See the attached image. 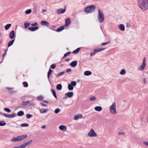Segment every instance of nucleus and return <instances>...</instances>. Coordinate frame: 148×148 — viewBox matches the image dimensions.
Masks as SVG:
<instances>
[{
    "instance_id": "obj_1",
    "label": "nucleus",
    "mask_w": 148,
    "mask_h": 148,
    "mask_svg": "<svg viewBox=\"0 0 148 148\" xmlns=\"http://www.w3.org/2000/svg\"><path fill=\"white\" fill-rule=\"evenodd\" d=\"M137 4L143 10L148 9V0H138Z\"/></svg>"
},
{
    "instance_id": "obj_2",
    "label": "nucleus",
    "mask_w": 148,
    "mask_h": 148,
    "mask_svg": "<svg viewBox=\"0 0 148 148\" xmlns=\"http://www.w3.org/2000/svg\"><path fill=\"white\" fill-rule=\"evenodd\" d=\"M96 6L95 5H90L86 7L84 12L87 13H90L93 12L96 9Z\"/></svg>"
},
{
    "instance_id": "obj_3",
    "label": "nucleus",
    "mask_w": 148,
    "mask_h": 148,
    "mask_svg": "<svg viewBox=\"0 0 148 148\" xmlns=\"http://www.w3.org/2000/svg\"><path fill=\"white\" fill-rule=\"evenodd\" d=\"M27 137V136L26 135H21L12 138L11 141L13 142H18L25 138Z\"/></svg>"
},
{
    "instance_id": "obj_4",
    "label": "nucleus",
    "mask_w": 148,
    "mask_h": 148,
    "mask_svg": "<svg viewBox=\"0 0 148 148\" xmlns=\"http://www.w3.org/2000/svg\"><path fill=\"white\" fill-rule=\"evenodd\" d=\"M32 141V140H29L27 142L23 143L18 146L14 147L13 148H25L26 147L31 143Z\"/></svg>"
},
{
    "instance_id": "obj_5",
    "label": "nucleus",
    "mask_w": 148,
    "mask_h": 148,
    "mask_svg": "<svg viewBox=\"0 0 148 148\" xmlns=\"http://www.w3.org/2000/svg\"><path fill=\"white\" fill-rule=\"evenodd\" d=\"M98 19L100 23H102L104 20V16L103 12L99 10L98 11Z\"/></svg>"
},
{
    "instance_id": "obj_6",
    "label": "nucleus",
    "mask_w": 148,
    "mask_h": 148,
    "mask_svg": "<svg viewBox=\"0 0 148 148\" xmlns=\"http://www.w3.org/2000/svg\"><path fill=\"white\" fill-rule=\"evenodd\" d=\"M110 111L111 113L114 115H115L117 113L116 110V104L115 102H114L112 105L110 107Z\"/></svg>"
},
{
    "instance_id": "obj_7",
    "label": "nucleus",
    "mask_w": 148,
    "mask_h": 148,
    "mask_svg": "<svg viewBox=\"0 0 148 148\" xmlns=\"http://www.w3.org/2000/svg\"><path fill=\"white\" fill-rule=\"evenodd\" d=\"M146 66V59L144 58L142 65L138 68V69L140 71H143L144 69Z\"/></svg>"
},
{
    "instance_id": "obj_8",
    "label": "nucleus",
    "mask_w": 148,
    "mask_h": 148,
    "mask_svg": "<svg viewBox=\"0 0 148 148\" xmlns=\"http://www.w3.org/2000/svg\"><path fill=\"white\" fill-rule=\"evenodd\" d=\"M88 135L90 137H97V135L93 129L90 130V131L88 134Z\"/></svg>"
},
{
    "instance_id": "obj_9",
    "label": "nucleus",
    "mask_w": 148,
    "mask_h": 148,
    "mask_svg": "<svg viewBox=\"0 0 148 148\" xmlns=\"http://www.w3.org/2000/svg\"><path fill=\"white\" fill-rule=\"evenodd\" d=\"M23 105L25 106L27 105L30 106L33 105V103L32 101H23L22 103Z\"/></svg>"
},
{
    "instance_id": "obj_10",
    "label": "nucleus",
    "mask_w": 148,
    "mask_h": 148,
    "mask_svg": "<svg viewBox=\"0 0 148 148\" xmlns=\"http://www.w3.org/2000/svg\"><path fill=\"white\" fill-rule=\"evenodd\" d=\"M3 115L5 117L9 118H13L16 116V115L15 114H8L4 113Z\"/></svg>"
},
{
    "instance_id": "obj_11",
    "label": "nucleus",
    "mask_w": 148,
    "mask_h": 148,
    "mask_svg": "<svg viewBox=\"0 0 148 148\" xmlns=\"http://www.w3.org/2000/svg\"><path fill=\"white\" fill-rule=\"evenodd\" d=\"M66 7L64 9L60 8L57 10V13L58 14H62L64 13L66 11Z\"/></svg>"
},
{
    "instance_id": "obj_12",
    "label": "nucleus",
    "mask_w": 148,
    "mask_h": 148,
    "mask_svg": "<svg viewBox=\"0 0 148 148\" xmlns=\"http://www.w3.org/2000/svg\"><path fill=\"white\" fill-rule=\"evenodd\" d=\"M71 23V21L70 18H67L65 19V26L66 27H68Z\"/></svg>"
},
{
    "instance_id": "obj_13",
    "label": "nucleus",
    "mask_w": 148,
    "mask_h": 148,
    "mask_svg": "<svg viewBox=\"0 0 148 148\" xmlns=\"http://www.w3.org/2000/svg\"><path fill=\"white\" fill-rule=\"evenodd\" d=\"M15 34L14 31H12L10 33L9 37L11 39H13L15 36Z\"/></svg>"
},
{
    "instance_id": "obj_14",
    "label": "nucleus",
    "mask_w": 148,
    "mask_h": 148,
    "mask_svg": "<svg viewBox=\"0 0 148 148\" xmlns=\"http://www.w3.org/2000/svg\"><path fill=\"white\" fill-rule=\"evenodd\" d=\"M59 129L62 131H65L66 130L67 128L66 127L63 125H62L59 126Z\"/></svg>"
},
{
    "instance_id": "obj_15",
    "label": "nucleus",
    "mask_w": 148,
    "mask_h": 148,
    "mask_svg": "<svg viewBox=\"0 0 148 148\" xmlns=\"http://www.w3.org/2000/svg\"><path fill=\"white\" fill-rule=\"evenodd\" d=\"M65 96H68V97L71 98L73 96V92H69L68 93H66L65 94Z\"/></svg>"
},
{
    "instance_id": "obj_16",
    "label": "nucleus",
    "mask_w": 148,
    "mask_h": 148,
    "mask_svg": "<svg viewBox=\"0 0 148 148\" xmlns=\"http://www.w3.org/2000/svg\"><path fill=\"white\" fill-rule=\"evenodd\" d=\"M39 27L37 26L32 27H28V29L31 31H34L37 30H38Z\"/></svg>"
},
{
    "instance_id": "obj_17",
    "label": "nucleus",
    "mask_w": 148,
    "mask_h": 148,
    "mask_svg": "<svg viewBox=\"0 0 148 148\" xmlns=\"http://www.w3.org/2000/svg\"><path fill=\"white\" fill-rule=\"evenodd\" d=\"M41 24L42 25H46L48 26L49 25V23L46 21H42L41 22Z\"/></svg>"
},
{
    "instance_id": "obj_18",
    "label": "nucleus",
    "mask_w": 148,
    "mask_h": 148,
    "mask_svg": "<svg viewBox=\"0 0 148 148\" xmlns=\"http://www.w3.org/2000/svg\"><path fill=\"white\" fill-rule=\"evenodd\" d=\"M77 62L76 61H75L72 62L70 64V65L73 67H75L77 64Z\"/></svg>"
},
{
    "instance_id": "obj_19",
    "label": "nucleus",
    "mask_w": 148,
    "mask_h": 148,
    "mask_svg": "<svg viewBox=\"0 0 148 148\" xmlns=\"http://www.w3.org/2000/svg\"><path fill=\"white\" fill-rule=\"evenodd\" d=\"M82 117V115L81 114L76 115L74 118L75 120H77L79 119H81Z\"/></svg>"
},
{
    "instance_id": "obj_20",
    "label": "nucleus",
    "mask_w": 148,
    "mask_h": 148,
    "mask_svg": "<svg viewBox=\"0 0 148 148\" xmlns=\"http://www.w3.org/2000/svg\"><path fill=\"white\" fill-rule=\"evenodd\" d=\"M95 109L96 111L99 112L102 110V108L100 106H97L95 107Z\"/></svg>"
},
{
    "instance_id": "obj_21",
    "label": "nucleus",
    "mask_w": 148,
    "mask_h": 148,
    "mask_svg": "<svg viewBox=\"0 0 148 148\" xmlns=\"http://www.w3.org/2000/svg\"><path fill=\"white\" fill-rule=\"evenodd\" d=\"M52 72L53 71L50 68L47 73V77L49 79L50 75L52 74Z\"/></svg>"
},
{
    "instance_id": "obj_22",
    "label": "nucleus",
    "mask_w": 148,
    "mask_h": 148,
    "mask_svg": "<svg viewBox=\"0 0 148 148\" xmlns=\"http://www.w3.org/2000/svg\"><path fill=\"white\" fill-rule=\"evenodd\" d=\"M48 110L47 109H41L40 110V112L41 113H47Z\"/></svg>"
},
{
    "instance_id": "obj_23",
    "label": "nucleus",
    "mask_w": 148,
    "mask_h": 148,
    "mask_svg": "<svg viewBox=\"0 0 148 148\" xmlns=\"http://www.w3.org/2000/svg\"><path fill=\"white\" fill-rule=\"evenodd\" d=\"M119 28L122 31H123L125 29V26L123 24H120L119 26Z\"/></svg>"
},
{
    "instance_id": "obj_24",
    "label": "nucleus",
    "mask_w": 148,
    "mask_h": 148,
    "mask_svg": "<svg viewBox=\"0 0 148 148\" xmlns=\"http://www.w3.org/2000/svg\"><path fill=\"white\" fill-rule=\"evenodd\" d=\"M92 74L91 72L89 71H86L84 73V74L86 75H89Z\"/></svg>"
},
{
    "instance_id": "obj_25",
    "label": "nucleus",
    "mask_w": 148,
    "mask_h": 148,
    "mask_svg": "<svg viewBox=\"0 0 148 148\" xmlns=\"http://www.w3.org/2000/svg\"><path fill=\"white\" fill-rule=\"evenodd\" d=\"M64 29V27L63 26H62L59 28H58L56 31L58 32H60L63 30Z\"/></svg>"
},
{
    "instance_id": "obj_26",
    "label": "nucleus",
    "mask_w": 148,
    "mask_h": 148,
    "mask_svg": "<svg viewBox=\"0 0 148 148\" xmlns=\"http://www.w3.org/2000/svg\"><path fill=\"white\" fill-rule=\"evenodd\" d=\"M14 41H15V40L13 39V40H12L10 41L8 44V47H10V46H11L12 45H13V43H14Z\"/></svg>"
},
{
    "instance_id": "obj_27",
    "label": "nucleus",
    "mask_w": 148,
    "mask_h": 148,
    "mask_svg": "<svg viewBox=\"0 0 148 148\" xmlns=\"http://www.w3.org/2000/svg\"><path fill=\"white\" fill-rule=\"evenodd\" d=\"M11 24H8L5 26V28L6 30H8L9 29L10 27L11 26Z\"/></svg>"
},
{
    "instance_id": "obj_28",
    "label": "nucleus",
    "mask_w": 148,
    "mask_h": 148,
    "mask_svg": "<svg viewBox=\"0 0 148 148\" xmlns=\"http://www.w3.org/2000/svg\"><path fill=\"white\" fill-rule=\"evenodd\" d=\"M17 115L19 116H21L24 115V113L23 111H20L17 113Z\"/></svg>"
},
{
    "instance_id": "obj_29",
    "label": "nucleus",
    "mask_w": 148,
    "mask_h": 148,
    "mask_svg": "<svg viewBox=\"0 0 148 148\" xmlns=\"http://www.w3.org/2000/svg\"><path fill=\"white\" fill-rule=\"evenodd\" d=\"M62 86L61 84H59L57 85L56 88L58 90H61L62 89Z\"/></svg>"
},
{
    "instance_id": "obj_30",
    "label": "nucleus",
    "mask_w": 148,
    "mask_h": 148,
    "mask_svg": "<svg viewBox=\"0 0 148 148\" xmlns=\"http://www.w3.org/2000/svg\"><path fill=\"white\" fill-rule=\"evenodd\" d=\"M51 90L52 92L53 95L54 96L55 98L56 99H57V96L56 95V92L54 91V90H53V89H51Z\"/></svg>"
},
{
    "instance_id": "obj_31",
    "label": "nucleus",
    "mask_w": 148,
    "mask_h": 148,
    "mask_svg": "<svg viewBox=\"0 0 148 148\" xmlns=\"http://www.w3.org/2000/svg\"><path fill=\"white\" fill-rule=\"evenodd\" d=\"M68 88L69 90H71L73 89V87L71 84H69L68 85Z\"/></svg>"
},
{
    "instance_id": "obj_32",
    "label": "nucleus",
    "mask_w": 148,
    "mask_h": 148,
    "mask_svg": "<svg viewBox=\"0 0 148 148\" xmlns=\"http://www.w3.org/2000/svg\"><path fill=\"white\" fill-rule=\"evenodd\" d=\"M80 50V48H77L75 50L73 51V53L74 54H77L79 51Z\"/></svg>"
},
{
    "instance_id": "obj_33",
    "label": "nucleus",
    "mask_w": 148,
    "mask_h": 148,
    "mask_svg": "<svg viewBox=\"0 0 148 148\" xmlns=\"http://www.w3.org/2000/svg\"><path fill=\"white\" fill-rule=\"evenodd\" d=\"M6 124V123L4 121H0V126H3L5 125Z\"/></svg>"
},
{
    "instance_id": "obj_34",
    "label": "nucleus",
    "mask_w": 148,
    "mask_h": 148,
    "mask_svg": "<svg viewBox=\"0 0 148 148\" xmlns=\"http://www.w3.org/2000/svg\"><path fill=\"white\" fill-rule=\"evenodd\" d=\"M104 49H105V48H98V49H97L95 50V51L96 52V53L97 52H100L102 50H104Z\"/></svg>"
},
{
    "instance_id": "obj_35",
    "label": "nucleus",
    "mask_w": 148,
    "mask_h": 148,
    "mask_svg": "<svg viewBox=\"0 0 148 148\" xmlns=\"http://www.w3.org/2000/svg\"><path fill=\"white\" fill-rule=\"evenodd\" d=\"M30 25V23L25 22L24 23V26L25 28H27Z\"/></svg>"
},
{
    "instance_id": "obj_36",
    "label": "nucleus",
    "mask_w": 148,
    "mask_h": 148,
    "mask_svg": "<svg viewBox=\"0 0 148 148\" xmlns=\"http://www.w3.org/2000/svg\"><path fill=\"white\" fill-rule=\"evenodd\" d=\"M32 10L31 9H28L25 11V13L26 14H28L31 13Z\"/></svg>"
},
{
    "instance_id": "obj_37",
    "label": "nucleus",
    "mask_w": 148,
    "mask_h": 148,
    "mask_svg": "<svg viewBox=\"0 0 148 148\" xmlns=\"http://www.w3.org/2000/svg\"><path fill=\"white\" fill-rule=\"evenodd\" d=\"M64 71L60 72L58 73L57 75V77H58L59 76H61L63 75H64Z\"/></svg>"
},
{
    "instance_id": "obj_38",
    "label": "nucleus",
    "mask_w": 148,
    "mask_h": 148,
    "mask_svg": "<svg viewBox=\"0 0 148 148\" xmlns=\"http://www.w3.org/2000/svg\"><path fill=\"white\" fill-rule=\"evenodd\" d=\"M71 84L73 86H75L76 85V82L75 81H72L71 82Z\"/></svg>"
},
{
    "instance_id": "obj_39",
    "label": "nucleus",
    "mask_w": 148,
    "mask_h": 148,
    "mask_svg": "<svg viewBox=\"0 0 148 148\" xmlns=\"http://www.w3.org/2000/svg\"><path fill=\"white\" fill-rule=\"evenodd\" d=\"M89 99L91 101H95L97 99V98L95 96H92Z\"/></svg>"
},
{
    "instance_id": "obj_40",
    "label": "nucleus",
    "mask_w": 148,
    "mask_h": 148,
    "mask_svg": "<svg viewBox=\"0 0 148 148\" xmlns=\"http://www.w3.org/2000/svg\"><path fill=\"white\" fill-rule=\"evenodd\" d=\"M125 71L124 69H123L120 72V74L121 75H123L125 74Z\"/></svg>"
},
{
    "instance_id": "obj_41",
    "label": "nucleus",
    "mask_w": 148,
    "mask_h": 148,
    "mask_svg": "<svg viewBox=\"0 0 148 148\" xmlns=\"http://www.w3.org/2000/svg\"><path fill=\"white\" fill-rule=\"evenodd\" d=\"M23 86L24 87H28V85L26 82H23Z\"/></svg>"
},
{
    "instance_id": "obj_42",
    "label": "nucleus",
    "mask_w": 148,
    "mask_h": 148,
    "mask_svg": "<svg viewBox=\"0 0 148 148\" xmlns=\"http://www.w3.org/2000/svg\"><path fill=\"white\" fill-rule=\"evenodd\" d=\"M21 126L23 127H27L28 126L29 124L27 123H23L21 124Z\"/></svg>"
},
{
    "instance_id": "obj_43",
    "label": "nucleus",
    "mask_w": 148,
    "mask_h": 148,
    "mask_svg": "<svg viewBox=\"0 0 148 148\" xmlns=\"http://www.w3.org/2000/svg\"><path fill=\"white\" fill-rule=\"evenodd\" d=\"M37 99L39 100H42L44 99V97L42 96H39L37 97Z\"/></svg>"
},
{
    "instance_id": "obj_44",
    "label": "nucleus",
    "mask_w": 148,
    "mask_h": 148,
    "mask_svg": "<svg viewBox=\"0 0 148 148\" xmlns=\"http://www.w3.org/2000/svg\"><path fill=\"white\" fill-rule=\"evenodd\" d=\"M4 110L8 112H11V110L10 109L7 108H4Z\"/></svg>"
},
{
    "instance_id": "obj_45",
    "label": "nucleus",
    "mask_w": 148,
    "mask_h": 148,
    "mask_svg": "<svg viewBox=\"0 0 148 148\" xmlns=\"http://www.w3.org/2000/svg\"><path fill=\"white\" fill-rule=\"evenodd\" d=\"M32 116H33V115L32 114H27L26 115V118L27 119H29Z\"/></svg>"
},
{
    "instance_id": "obj_46",
    "label": "nucleus",
    "mask_w": 148,
    "mask_h": 148,
    "mask_svg": "<svg viewBox=\"0 0 148 148\" xmlns=\"http://www.w3.org/2000/svg\"><path fill=\"white\" fill-rule=\"evenodd\" d=\"M60 109L58 108L56 109L55 110L54 112H55V113H58L59 112H60Z\"/></svg>"
},
{
    "instance_id": "obj_47",
    "label": "nucleus",
    "mask_w": 148,
    "mask_h": 148,
    "mask_svg": "<svg viewBox=\"0 0 148 148\" xmlns=\"http://www.w3.org/2000/svg\"><path fill=\"white\" fill-rule=\"evenodd\" d=\"M70 53H71V52H68L64 54V57H66L67 56H69V55L70 54Z\"/></svg>"
},
{
    "instance_id": "obj_48",
    "label": "nucleus",
    "mask_w": 148,
    "mask_h": 148,
    "mask_svg": "<svg viewBox=\"0 0 148 148\" xmlns=\"http://www.w3.org/2000/svg\"><path fill=\"white\" fill-rule=\"evenodd\" d=\"M56 67V65L55 64H51V67L53 69H54Z\"/></svg>"
},
{
    "instance_id": "obj_49",
    "label": "nucleus",
    "mask_w": 148,
    "mask_h": 148,
    "mask_svg": "<svg viewBox=\"0 0 148 148\" xmlns=\"http://www.w3.org/2000/svg\"><path fill=\"white\" fill-rule=\"evenodd\" d=\"M110 41H108V42H104V43H103L101 44V45H106L108 44H109L110 43Z\"/></svg>"
},
{
    "instance_id": "obj_50",
    "label": "nucleus",
    "mask_w": 148,
    "mask_h": 148,
    "mask_svg": "<svg viewBox=\"0 0 148 148\" xmlns=\"http://www.w3.org/2000/svg\"><path fill=\"white\" fill-rule=\"evenodd\" d=\"M37 22L35 23H32L31 24L32 26H34L37 25Z\"/></svg>"
},
{
    "instance_id": "obj_51",
    "label": "nucleus",
    "mask_w": 148,
    "mask_h": 148,
    "mask_svg": "<svg viewBox=\"0 0 148 148\" xmlns=\"http://www.w3.org/2000/svg\"><path fill=\"white\" fill-rule=\"evenodd\" d=\"M96 53V52L94 50V51L93 52H92V53H90V56H93Z\"/></svg>"
},
{
    "instance_id": "obj_52",
    "label": "nucleus",
    "mask_w": 148,
    "mask_h": 148,
    "mask_svg": "<svg viewBox=\"0 0 148 148\" xmlns=\"http://www.w3.org/2000/svg\"><path fill=\"white\" fill-rule=\"evenodd\" d=\"M71 69H67L66 70V72L67 73H68L69 72H71Z\"/></svg>"
},
{
    "instance_id": "obj_53",
    "label": "nucleus",
    "mask_w": 148,
    "mask_h": 148,
    "mask_svg": "<svg viewBox=\"0 0 148 148\" xmlns=\"http://www.w3.org/2000/svg\"><path fill=\"white\" fill-rule=\"evenodd\" d=\"M144 145L148 146V141H145L143 142Z\"/></svg>"
},
{
    "instance_id": "obj_54",
    "label": "nucleus",
    "mask_w": 148,
    "mask_h": 148,
    "mask_svg": "<svg viewBox=\"0 0 148 148\" xmlns=\"http://www.w3.org/2000/svg\"><path fill=\"white\" fill-rule=\"evenodd\" d=\"M7 51V50L6 51L5 50V52L3 54V58H4L5 56V55H6Z\"/></svg>"
},
{
    "instance_id": "obj_55",
    "label": "nucleus",
    "mask_w": 148,
    "mask_h": 148,
    "mask_svg": "<svg viewBox=\"0 0 148 148\" xmlns=\"http://www.w3.org/2000/svg\"><path fill=\"white\" fill-rule=\"evenodd\" d=\"M6 88L8 90H12L13 89V88H10V87H6Z\"/></svg>"
},
{
    "instance_id": "obj_56",
    "label": "nucleus",
    "mask_w": 148,
    "mask_h": 148,
    "mask_svg": "<svg viewBox=\"0 0 148 148\" xmlns=\"http://www.w3.org/2000/svg\"><path fill=\"white\" fill-rule=\"evenodd\" d=\"M119 135H125V133L123 132H120L119 133Z\"/></svg>"
},
{
    "instance_id": "obj_57",
    "label": "nucleus",
    "mask_w": 148,
    "mask_h": 148,
    "mask_svg": "<svg viewBox=\"0 0 148 148\" xmlns=\"http://www.w3.org/2000/svg\"><path fill=\"white\" fill-rule=\"evenodd\" d=\"M40 104L43 106H47V105L44 104L42 103H40Z\"/></svg>"
},
{
    "instance_id": "obj_58",
    "label": "nucleus",
    "mask_w": 148,
    "mask_h": 148,
    "mask_svg": "<svg viewBox=\"0 0 148 148\" xmlns=\"http://www.w3.org/2000/svg\"><path fill=\"white\" fill-rule=\"evenodd\" d=\"M47 10L45 9H44L42 10V12H41L42 13L43 12H45L47 11Z\"/></svg>"
},
{
    "instance_id": "obj_59",
    "label": "nucleus",
    "mask_w": 148,
    "mask_h": 148,
    "mask_svg": "<svg viewBox=\"0 0 148 148\" xmlns=\"http://www.w3.org/2000/svg\"><path fill=\"white\" fill-rule=\"evenodd\" d=\"M43 102L45 103H49V102L48 101H46V100H43Z\"/></svg>"
},
{
    "instance_id": "obj_60",
    "label": "nucleus",
    "mask_w": 148,
    "mask_h": 148,
    "mask_svg": "<svg viewBox=\"0 0 148 148\" xmlns=\"http://www.w3.org/2000/svg\"><path fill=\"white\" fill-rule=\"evenodd\" d=\"M143 81L145 84L146 83V79L145 78L143 80Z\"/></svg>"
},
{
    "instance_id": "obj_61",
    "label": "nucleus",
    "mask_w": 148,
    "mask_h": 148,
    "mask_svg": "<svg viewBox=\"0 0 148 148\" xmlns=\"http://www.w3.org/2000/svg\"><path fill=\"white\" fill-rule=\"evenodd\" d=\"M126 26L127 27H130V25L129 24V23H127V25H126Z\"/></svg>"
},
{
    "instance_id": "obj_62",
    "label": "nucleus",
    "mask_w": 148,
    "mask_h": 148,
    "mask_svg": "<svg viewBox=\"0 0 148 148\" xmlns=\"http://www.w3.org/2000/svg\"><path fill=\"white\" fill-rule=\"evenodd\" d=\"M46 127V126L45 125H43L42 126V129H44Z\"/></svg>"
},
{
    "instance_id": "obj_63",
    "label": "nucleus",
    "mask_w": 148,
    "mask_h": 148,
    "mask_svg": "<svg viewBox=\"0 0 148 148\" xmlns=\"http://www.w3.org/2000/svg\"><path fill=\"white\" fill-rule=\"evenodd\" d=\"M70 60V59H67L65 60V61L66 62H68Z\"/></svg>"
},
{
    "instance_id": "obj_64",
    "label": "nucleus",
    "mask_w": 148,
    "mask_h": 148,
    "mask_svg": "<svg viewBox=\"0 0 148 148\" xmlns=\"http://www.w3.org/2000/svg\"><path fill=\"white\" fill-rule=\"evenodd\" d=\"M37 12V10H34V12L35 14H36Z\"/></svg>"
}]
</instances>
